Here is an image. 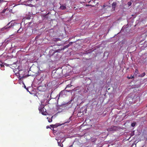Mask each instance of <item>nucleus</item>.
I'll return each mask as SVG.
<instances>
[{"label":"nucleus","mask_w":147,"mask_h":147,"mask_svg":"<svg viewBox=\"0 0 147 147\" xmlns=\"http://www.w3.org/2000/svg\"><path fill=\"white\" fill-rule=\"evenodd\" d=\"M38 109L40 112H41L42 115H47V113L46 112V110L44 109L43 105H40L38 107Z\"/></svg>","instance_id":"nucleus-1"},{"label":"nucleus","mask_w":147,"mask_h":147,"mask_svg":"<svg viewBox=\"0 0 147 147\" xmlns=\"http://www.w3.org/2000/svg\"><path fill=\"white\" fill-rule=\"evenodd\" d=\"M11 22H9L5 26L2 28L1 30L2 31L4 30H7L8 29L11 28L13 26L14 24L12 23H11V25L9 26Z\"/></svg>","instance_id":"nucleus-2"},{"label":"nucleus","mask_w":147,"mask_h":147,"mask_svg":"<svg viewBox=\"0 0 147 147\" xmlns=\"http://www.w3.org/2000/svg\"><path fill=\"white\" fill-rule=\"evenodd\" d=\"M18 74L19 76V77L20 80L24 78V75L25 74V73L24 71L23 70H20L18 71V73L17 74Z\"/></svg>","instance_id":"nucleus-3"},{"label":"nucleus","mask_w":147,"mask_h":147,"mask_svg":"<svg viewBox=\"0 0 147 147\" xmlns=\"http://www.w3.org/2000/svg\"><path fill=\"white\" fill-rule=\"evenodd\" d=\"M118 129L119 128L117 126H111V127L107 128V131H116L118 130Z\"/></svg>","instance_id":"nucleus-4"},{"label":"nucleus","mask_w":147,"mask_h":147,"mask_svg":"<svg viewBox=\"0 0 147 147\" xmlns=\"http://www.w3.org/2000/svg\"><path fill=\"white\" fill-rule=\"evenodd\" d=\"M55 53V50L53 49H51L50 50L49 52V55L50 56H52L54 55V54Z\"/></svg>","instance_id":"nucleus-5"},{"label":"nucleus","mask_w":147,"mask_h":147,"mask_svg":"<svg viewBox=\"0 0 147 147\" xmlns=\"http://www.w3.org/2000/svg\"><path fill=\"white\" fill-rule=\"evenodd\" d=\"M62 124H61L59 123H56L55 125H50L51 127L53 128H55L57 127L58 126H60L62 125Z\"/></svg>","instance_id":"nucleus-6"},{"label":"nucleus","mask_w":147,"mask_h":147,"mask_svg":"<svg viewBox=\"0 0 147 147\" xmlns=\"http://www.w3.org/2000/svg\"><path fill=\"white\" fill-rule=\"evenodd\" d=\"M109 6L108 5H103V7H102V9L104 10H105L106 9L109 8Z\"/></svg>","instance_id":"nucleus-7"},{"label":"nucleus","mask_w":147,"mask_h":147,"mask_svg":"<svg viewBox=\"0 0 147 147\" xmlns=\"http://www.w3.org/2000/svg\"><path fill=\"white\" fill-rule=\"evenodd\" d=\"M60 8L62 10H64L66 8V5H62L60 6Z\"/></svg>","instance_id":"nucleus-8"},{"label":"nucleus","mask_w":147,"mask_h":147,"mask_svg":"<svg viewBox=\"0 0 147 147\" xmlns=\"http://www.w3.org/2000/svg\"><path fill=\"white\" fill-rule=\"evenodd\" d=\"M52 40L54 41L57 42L60 40V39L59 38H53L52 39Z\"/></svg>","instance_id":"nucleus-9"},{"label":"nucleus","mask_w":147,"mask_h":147,"mask_svg":"<svg viewBox=\"0 0 147 147\" xmlns=\"http://www.w3.org/2000/svg\"><path fill=\"white\" fill-rule=\"evenodd\" d=\"M116 5V2H113L112 4V6L113 8H115Z\"/></svg>","instance_id":"nucleus-10"},{"label":"nucleus","mask_w":147,"mask_h":147,"mask_svg":"<svg viewBox=\"0 0 147 147\" xmlns=\"http://www.w3.org/2000/svg\"><path fill=\"white\" fill-rule=\"evenodd\" d=\"M52 117H53V116L51 117V119H50V118H49V117H47V119H48V122L49 123H50L52 121Z\"/></svg>","instance_id":"nucleus-11"},{"label":"nucleus","mask_w":147,"mask_h":147,"mask_svg":"<svg viewBox=\"0 0 147 147\" xmlns=\"http://www.w3.org/2000/svg\"><path fill=\"white\" fill-rule=\"evenodd\" d=\"M138 72V70L137 69H136L135 70V72L134 74V76H136Z\"/></svg>","instance_id":"nucleus-12"},{"label":"nucleus","mask_w":147,"mask_h":147,"mask_svg":"<svg viewBox=\"0 0 147 147\" xmlns=\"http://www.w3.org/2000/svg\"><path fill=\"white\" fill-rule=\"evenodd\" d=\"M145 73L144 72L143 73L141 74L139 76V77H142L144 76L145 75Z\"/></svg>","instance_id":"nucleus-13"},{"label":"nucleus","mask_w":147,"mask_h":147,"mask_svg":"<svg viewBox=\"0 0 147 147\" xmlns=\"http://www.w3.org/2000/svg\"><path fill=\"white\" fill-rule=\"evenodd\" d=\"M69 47V45H66V46H64L63 47V48H62V49H63V50H64V49H65L66 48H68Z\"/></svg>","instance_id":"nucleus-14"},{"label":"nucleus","mask_w":147,"mask_h":147,"mask_svg":"<svg viewBox=\"0 0 147 147\" xmlns=\"http://www.w3.org/2000/svg\"><path fill=\"white\" fill-rule=\"evenodd\" d=\"M62 50H63V49H62V48H61V49H59L57 50H55V53H56L57 52H60V51H61Z\"/></svg>","instance_id":"nucleus-15"},{"label":"nucleus","mask_w":147,"mask_h":147,"mask_svg":"<svg viewBox=\"0 0 147 147\" xmlns=\"http://www.w3.org/2000/svg\"><path fill=\"white\" fill-rule=\"evenodd\" d=\"M127 78L129 79H131L134 78V76H132V75H131L130 76V77L127 76Z\"/></svg>","instance_id":"nucleus-16"},{"label":"nucleus","mask_w":147,"mask_h":147,"mask_svg":"<svg viewBox=\"0 0 147 147\" xmlns=\"http://www.w3.org/2000/svg\"><path fill=\"white\" fill-rule=\"evenodd\" d=\"M136 124V122H134L133 123H131V126L133 127H134L135 126Z\"/></svg>","instance_id":"nucleus-17"},{"label":"nucleus","mask_w":147,"mask_h":147,"mask_svg":"<svg viewBox=\"0 0 147 147\" xmlns=\"http://www.w3.org/2000/svg\"><path fill=\"white\" fill-rule=\"evenodd\" d=\"M132 4V3L131 1H129L127 3V5L128 6H130Z\"/></svg>","instance_id":"nucleus-18"},{"label":"nucleus","mask_w":147,"mask_h":147,"mask_svg":"<svg viewBox=\"0 0 147 147\" xmlns=\"http://www.w3.org/2000/svg\"><path fill=\"white\" fill-rule=\"evenodd\" d=\"M96 140V138H93L92 139V142H95Z\"/></svg>","instance_id":"nucleus-19"},{"label":"nucleus","mask_w":147,"mask_h":147,"mask_svg":"<svg viewBox=\"0 0 147 147\" xmlns=\"http://www.w3.org/2000/svg\"><path fill=\"white\" fill-rule=\"evenodd\" d=\"M6 9H4L1 12V13H5L6 11Z\"/></svg>","instance_id":"nucleus-20"},{"label":"nucleus","mask_w":147,"mask_h":147,"mask_svg":"<svg viewBox=\"0 0 147 147\" xmlns=\"http://www.w3.org/2000/svg\"><path fill=\"white\" fill-rule=\"evenodd\" d=\"M5 1L4 0H0V4L3 3V2Z\"/></svg>","instance_id":"nucleus-21"},{"label":"nucleus","mask_w":147,"mask_h":147,"mask_svg":"<svg viewBox=\"0 0 147 147\" xmlns=\"http://www.w3.org/2000/svg\"><path fill=\"white\" fill-rule=\"evenodd\" d=\"M73 42H70L69 44L68 45H69V47L72 44Z\"/></svg>","instance_id":"nucleus-22"},{"label":"nucleus","mask_w":147,"mask_h":147,"mask_svg":"<svg viewBox=\"0 0 147 147\" xmlns=\"http://www.w3.org/2000/svg\"><path fill=\"white\" fill-rule=\"evenodd\" d=\"M71 85L68 84L67 86L66 87H70L71 86Z\"/></svg>","instance_id":"nucleus-23"},{"label":"nucleus","mask_w":147,"mask_h":147,"mask_svg":"<svg viewBox=\"0 0 147 147\" xmlns=\"http://www.w3.org/2000/svg\"><path fill=\"white\" fill-rule=\"evenodd\" d=\"M0 66L1 67H4V65L2 64H0Z\"/></svg>","instance_id":"nucleus-24"},{"label":"nucleus","mask_w":147,"mask_h":147,"mask_svg":"<svg viewBox=\"0 0 147 147\" xmlns=\"http://www.w3.org/2000/svg\"><path fill=\"white\" fill-rule=\"evenodd\" d=\"M21 28H20L18 30V32H21V30H20Z\"/></svg>","instance_id":"nucleus-25"},{"label":"nucleus","mask_w":147,"mask_h":147,"mask_svg":"<svg viewBox=\"0 0 147 147\" xmlns=\"http://www.w3.org/2000/svg\"><path fill=\"white\" fill-rule=\"evenodd\" d=\"M46 128H47L48 129V128H49V126H47V127H46Z\"/></svg>","instance_id":"nucleus-26"},{"label":"nucleus","mask_w":147,"mask_h":147,"mask_svg":"<svg viewBox=\"0 0 147 147\" xmlns=\"http://www.w3.org/2000/svg\"><path fill=\"white\" fill-rule=\"evenodd\" d=\"M75 38V36H72V37H71V39H72V38Z\"/></svg>","instance_id":"nucleus-27"},{"label":"nucleus","mask_w":147,"mask_h":147,"mask_svg":"<svg viewBox=\"0 0 147 147\" xmlns=\"http://www.w3.org/2000/svg\"><path fill=\"white\" fill-rule=\"evenodd\" d=\"M41 87V86H39L38 88V89H40V88Z\"/></svg>","instance_id":"nucleus-28"},{"label":"nucleus","mask_w":147,"mask_h":147,"mask_svg":"<svg viewBox=\"0 0 147 147\" xmlns=\"http://www.w3.org/2000/svg\"><path fill=\"white\" fill-rule=\"evenodd\" d=\"M63 92V91H61V92L59 93V94H60L61 93H62V92Z\"/></svg>","instance_id":"nucleus-29"},{"label":"nucleus","mask_w":147,"mask_h":147,"mask_svg":"<svg viewBox=\"0 0 147 147\" xmlns=\"http://www.w3.org/2000/svg\"><path fill=\"white\" fill-rule=\"evenodd\" d=\"M27 18L28 19H30V18L29 17H28Z\"/></svg>","instance_id":"nucleus-30"},{"label":"nucleus","mask_w":147,"mask_h":147,"mask_svg":"<svg viewBox=\"0 0 147 147\" xmlns=\"http://www.w3.org/2000/svg\"><path fill=\"white\" fill-rule=\"evenodd\" d=\"M71 39V38H70L68 40H69V41L70 40V39Z\"/></svg>","instance_id":"nucleus-31"},{"label":"nucleus","mask_w":147,"mask_h":147,"mask_svg":"<svg viewBox=\"0 0 147 147\" xmlns=\"http://www.w3.org/2000/svg\"><path fill=\"white\" fill-rule=\"evenodd\" d=\"M58 144L59 145V144H60V143L59 142H58Z\"/></svg>","instance_id":"nucleus-32"},{"label":"nucleus","mask_w":147,"mask_h":147,"mask_svg":"<svg viewBox=\"0 0 147 147\" xmlns=\"http://www.w3.org/2000/svg\"><path fill=\"white\" fill-rule=\"evenodd\" d=\"M91 2V1H90L89 2V3H90V2Z\"/></svg>","instance_id":"nucleus-33"},{"label":"nucleus","mask_w":147,"mask_h":147,"mask_svg":"<svg viewBox=\"0 0 147 147\" xmlns=\"http://www.w3.org/2000/svg\"><path fill=\"white\" fill-rule=\"evenodd\" d=\"M0 63H2V62L1 61H0Z\"/></svg>","instance_id":"nucleus-34"}]
</instances>
